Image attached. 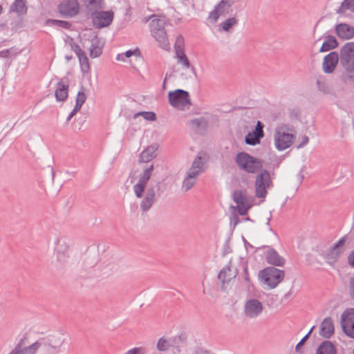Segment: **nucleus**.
Instances as JSON below:
<instances>
[{"instance_id": "nucleus-1", "label": "nucleus", "mask_w": 354, "mask_h": 354, "mask_svg": "<svg viewBox=\"0 0 354 354\" xmlns=\"http://www.w3.org/2000/svg\"><path fill=\"white\" fill-rule=\"evenodd\" d=\"M37 351L41 354H59L68 349L69 344L64 335L56 333L39 337L36 341Z\"/></svg>"}, {"instance_id": "nucleus-2", "label": "nucleus", "mask_w": 354, "mask_h": 354, "mask_svg": "<svg viewBox=\"0 0 354 354\" xmlns=\"http://www.w3.org/2000/svg\"><path fill=\"white\" fill-rule=\"evenodd\" d=\"M150 18L152 19L150 24L151 35L159 43L161 48L169 49V42L165 29L167 25L166 17L153 15Z\"/></svg>"}, {"instance_id": "nucleus-3", "label": "nucleus", "mask_w": 354, "mask_h": 354, "mask_svg": "<svg viewBox=\"0 0 354 354\" xmlns=\"http://www.w3.org/2000/svg\"><path fill=\"white\" fill-rule=\"evenodd\" d=\"M235 162L241 170L248 174H257L263 168V161L246 152H239L236 155Z\"/></svg>"}, {"instance_id": "nucleus-4", "label": "nucleus", "mask_w": 354, "mask_h": 354, "mask_svg": "<svg viewBox=\"0 0 354 354\" xmlns=\"http://www.w3.org/2000/svg\"><path fill=\"white\" fill-rule=\"evenodd\" d=\"M293 127L288 124L278 126L274 131V141L277 150L283 151L289 148L295 138V136L288 133L292 131Z\"/></svg>"}, {"instance_id": "nucleus-5", "label": "nucleus", "mask_w": 354, "mask_h": 354, "mask_svg": "<svg viewBox=\"0 0 354 354\" xmlns=\"http://www.w3.org/2000/svg\"><path fill=\"white\" fill-rule=\"evenodd\" d=\"M258 277L268 289H273L283 280L285 272L274 267H267L259 272Z\"/></svg>"}, {"instance_id": "nucleus-6", "label": "nucleus", "mask_w": 354, "mask_h": 354, "mask_svg": "<svg viewBox=\"0 0 354 354\" xmlns=\"http://www.w3.org/2000/svg\"><path fill=\"white\" fill-rule=\"evenodd\" d=\"M254 182L255 195L257 198H264L267 194V189L272 187L270 174L267 169L260 170Z\"/></svg>"}, {"instance_id": "nucleus-7", "label": "nucleus", "mask_w": 354, "mask_h": 354, "mask_svg": "<svg viewBox=\"0 0 354 354\" xmlns=\"http://www.w3.org/2000/svg\"><path fill=\"white\" fill-rule=\"evenodd\" d=\"M160 182L151 180L146 185L145 196L140 202V209L142 212H148L156 201V188L160 189Z\"/></svg>"}, {"instance_id": "nucleus-8", "label": "nucleus", "mask_w": 354, "mask_h": 354, "mask_svg": "<svg viewBox=\"0 0 354 354\" xmlns=\"http://www.w3.org/2000/svg\"><path fill=\"white\" fill-rule=\"evenodd\" d=\"M168 98L169 104L179 109H183L185 106L191 104L189 93L183 89L169 92Z\"/></svg>"}, {"instance_id": "nucleus-9", "label": "nucleus", "mask_w": 354, "mask_h": 354, "mask_svg": "<svg viewBox=\"0 0 354 354\" xmlns=\"http://www.w3.org/2000/svg\"><path fill=\"white\" fill-rule=\"evenodd\" d=\"M114 17L112 10L102 11L95 10L91 12L93 25L97 28L107 27L111 24Z\"/></svg>"}, {"instance_id": "nucleus-10", "label": "nucleus", "mask_w": 354, "mask_h": 354, "mask_svg": "<svg viewBox=\"0 0 354 354\" xmlns=\"http://www.w3.org/2000/svg\"><path fill=\"white\" fill-rule=\"evenodd\" d=\"M339 56L344 69L352 71L354 68V42L346 43L342 47Z\"/></svg>"}, {"instance_id": "nucleus-11", "label": "nucleus", "mask_w": 354, "mask_h": 354, "mask_svg": "<svg viewBox=\"0 0 354 354\" xmlns=\"http://www.w3.org/2000/svg\"><path fill=\"white\" fill-rule=\"evenodd\" d=\"M233 201L237 204L238 212L241 216L247 214L248 211L252 207V199L248 196L246 192L235 190L233 192Z\"/></svg>"}, {"instance_id": "nucleus-12", "label": "nucleus", "mask_w": 354, "mask_h": 354, "mask_svg": "<svg viewBox=\"0 0 354 354\" xmlns=\"http://www.w3.org/2000/svg\"><path fill=\"white\" fill-rule=\"evenodd\" d=\"M153 171V165H151L149 167L145 168L140 175L138 183L135 184L133 187V192L137 198H142L146 185L149 184L148 182L152 176Z\"/></svg>"}, {"instance_id": "nucleus-13", "label": "nucleus", "mask_w": 354, "mask_h": 354, "mask_svg": "<svg viewBox=\"0 0 354 354\" xmlns=\"http://www.w3.org/2000/svg\"><path fill=\"white\" fill-rule=\"evenodd\" d=\"M340 322L344 333L354 339V308L345 310L341 315Z\"/></svg>"}, {"instance_id": "nucleus-14", "label": "nucleus", "mask_w": 354, "mask_h": 354, "mask_svg": "<svg viewBox=\"0 0 354 354\" xmlns=\"http://www.w3.org/2000/svg\"><path fill=\"white\" fill-rule=\"evenodd\" d=\"M28 338L23 336L16 344L15 348L9 353V354H36L37 346L36 342L28 344Z\"/></svg>"}, {"instance_id": "nucleus-15", "label": "nucleus", "mask_w": 354, "mask_h": 354, "mask_svg": "<svg viewBox=\"0 0 354 354\" xmlns=\"http://www.w3.org/2000/svg\"><path fill=\"white\" fill-rule=\"evenodd\" d=\"M263 306L262 303L257 299H250L244 304V315L249 319L258 317L263 312Z\"/></svg>"}, {"instance_id": "nucleus-16", "label": "nucleus", "mask_w": 354, "mask_h": 354, "mask_svg": "<svg viewBox=\"0 0 354 354\" xmlns=\"http://www.w3.org/2000/svg\"><path fill=\"white\" fill-rule=\"evenodd\" d=\"M234 4L232 0H221L209 14L208 19L216 23L220 15L229 14Z\"/></svg>"}, {"instance_id": "nucleus-17", "label": "nucleus", "mask_w": 354, "mask_h": 354, "mask_svg": "<svg viewBox=\"0 0 354 354\" xmlns=\"http://www.w3.org/2000/svg\"><path fill=\"white\" fill-rule=\"evenodd\" d=\"M263 127V123L257 121L254 130L245 136V143L252 146L259 145L261 142V139L264 137Z\"/></svg>"}, {"instance_id": "nucleus-18", "label": "nucleus", "mask_w": 354, "mask_h": 354, "mask_svg": "<svg viewBox=\"0 0 354 354\" xmlns=\"http://www.w3.org/2000/svg\"><path fill=\"white\" fill-rule=\"evenodd\" d=\"M61 15L73 17L78 13L79 3L77 0H64L58 7Z\"/></svg>"}, {"instance_id": "nucleus-19", "label": "nucleus", "mask_w": 354, "mask_h": 354, "mask_svg": "<svg viewBox=\"0 0 354 354\" xmlns=\"http://www.w3.org/2000/svg\"><path fill=\"white\" fill-rule=\"evenodd\" d=\"M339 56L337 52L333 51L324 57L322 69L325 73H332L335 69Z\"/></svg>"}, {"instance_id": "nucleus-20", "label": "nucleus", "mask_w": 354, "mask_h": 354, "mask_svg": "<svg viewBox=\"0 0 354 354\" xmlns=\"http://www.w3.org/2000/svg\"><path fill=\"white\" fill-rule=\"evenodd\" d=\"M68 245L62 239H57L55 247V252L56 254V259L57 262L61 264H64L68 258Z\"/></svg>"}, {"instance_id": "nucleus-21", "label": "nucleus", "mask_w": 354, "mask_h": 354, "mask_svg": "<svg viewBox=\"0 0 354 354\" xmlns=\"http://www.w3.org/2000/svg\"><path fill=\"white\" fill-rule=\"evenodd\" d=\"M238 274L236 268L232 269L231 261L225 266L218 273V278L223 283V289H224V284L230 281L231 279H234Z\"/></svg>"}, {"instance_id": "nucleus-22", "label": "nucleus", "mask_w": 354, "mask_h": 354, "mask_svg": "<svg viewBox=\"0 0 354 354\" xmlns=\"http://www.w3.org/2000/svg\"><path fill=\"white\" fill-rule=\"evenodd\" d=\"M189 124L191 126V128L198 134L199 135H205L208 125L209 122L206 118L204 117H200L198 118H195L189 122Z\"/></svg>"}, {"instance_id": "nucleus-23", "label": "nucleus", "mask_w": 354, "mask_h": 354, "mask_svg": "<svg viewBox=\"0 0 354 354\" xmlns=\"http://www.w3.org/2000/svg\"><path fill=\"white\" fill-rule=\"evenodd\" d=\"M335 327L331 317H326L324 319L320 325L319 335L326 338H330L334 333Z\"/></svg>"}, {"instance_id": "nucleus-24", "label": "nucleus", "mask_w": 354, "mask_h": 354, "mask_svg": "<svg viewBox=\"0 0 354 354\" xmlns=\"http://www.w3.org/2000/svg\"><path fill=\"white\" fill-rule=\"evenodd\" d=\"M266 259L269 264L274 266H282L285 263V259L274 249L270 247H268Z\"/></svg>"}, {"instance_id": "nucleus-25", "label": "nucleus", "mask_w": 354, "mask_h": 354, "mask_svg": "<svg viewBox=\"0 0 354 354\" xmlns=\"http://www.w3.org/2000/svg\"><path fill=\"white\" fill-rule=\"evenodd\" d=\"M336 34L344 39H350L354 37V27L347 24H339L335 27Z\"/></svg>"}, {"instance_id": "nucleus-26", "label": "nucleus", "mask_w": 354, "mask_h": 354, "mask_svg": "<svg viewBox=\"0 0 354 354\" xmlns=\"http://www.w3.org/2000/svg\"><path fill=\"white\" fill-rule=\"evenodd\" d=\"M26 0H15L9 8V13H15L18 17H23L27 14Z\"/></svg>"}, {"instance_id": "nucleus-27", "label": "nucleus", "mask_w": 354, "mask_h": 354, "mask_svg": "<svg viewBox=\"0 0 354 354\" xmlns=\"http://www.w3.org/2000/svg\"><path fill=\"white\" fill-rule=\"evenodd\" d=\"M186 343L187 336L185 333H180L178 335L169 337L171 348L178 353L181 351V348L185 346Z\"/></svg>"}, {"instance_id": "nucleus-28", "label": "nucleus", "mask_w": 354, "mask_h": 354, "mask_svg": "<svg viewBox=\"0 0 354 354\" xmlns=\"http://www.w3.org/2000/svg\"><path fill=\"white\" fill-rule=\"evenodd\" d=\"M68 85L63 81L57 82L55 91V96L58 102H64L68 97Z\"/></svg>"}, {"instance_id": "nucleus-29", "label": "nucleus", "mask_w": 354, "mask_h": 354, "mask_svg": "<svg viewBox=\"0 0 354 354\" xmlns=\"http://www.w3.org/2000/svg\"><path fill=\"white\" fill-rule=\"evenodd\" d=\"M316 354H337V351L330 341L325 340L319 345Z\"/></svg>"}, {"instance_id": "nucleus-30", "label": "nucleus", "mask_w": 354, "mask_h": 354, "mask_svg": "<svg viewBox=\"0 0 354 354\" xmlns=\"http://www.w3.org/2000/svg\"><path fill=\"white\" fill-rule=\"evenodd\" d=\"M156 147L153 145L149 146L147 149L140 153L139 161L140 162H148L152 160L156 157Z\"/></svg>"}, {"instance_id": "nucleus-31", "label": "nucleus", "mask_w": 354, "mask_h": 354, "mask_svg": "<svg viewBox=\"0 0 354 354\" xmlns=\"http://www.w3.org/2000/svg\"><path fill=\"white\" fill-rule=\"evenodd\" d=\"M198 176L197 171H188L183 181L182 188L185 192L191 189L196 184Z\"/></svg>"}, {"instance_id": "nucleus-32", "label": "nucleus", "mask_w": 354, "mask_h": 354, "mask_svg": "<svg viewBox=\"0 0 354 354\" xmlns=\"http://www.w3.org/2000/svg\"><path fill=\"white\" fill-rule=\"evenodd\" d=\"M338 46V41L336 38L332 35H327L325 37V41L319 48L320 53L326 52L335 49Z\"/></svg>"}, {"instance_id": "nucleus-33", "label": "nucleus", "mask_w": 354, "mask_h": 354, "mask_svg": "<svg viewBox=\"0 0 354 354\" xmlns=\"http://www.w3.org/2000/svg\"><path fill=\"white\" fill-rule=\"evenodd\" d=\"M86 10L91 12L95 10L104 8V2L103 0H82Z\"/></svg>"}, {"instance_id": "nucleus-34", "label": "nucleus", "mask_w": 354, "mask_h": 354, "mask_svg": "<svg viewBox=\"0 0 354 354\" xmlns=\"http://www.w3.org/2000/svg\"><path fill=\"white\" fill-rule=\"evenodd\" d=\"M343 253L342 249H337L334 247L330 248L326 254L327 262L330 264H334Z\"/></svg>"}, {"instance_id": "nucleus-35", "label": "nucleus", "mask_w": 354, "mask_h": 354, "mask_svg": "<svg viewBox=\"0 0 354 354\" xmlns=\"http://www.w3.org/2000/svg\"><path fill=\"white\" fill-rule=\"evenodd\" d=\"M96 258L90 254H85L82 258L80 268L84 270H87L93 267L96 264Z\"/></svg>"}, {"instance_id": "nucleus-36", "label": "nucleus", "mask_w": 354, "mask_h": 354, "mask_svg": "<svg viewBox=\"0 0 354 354\" xmlns=\"http://www.w3.org/2000/svg\"><path fill=\"white\" fill-rule=\"evenodd\" d=\"M89 51L90 57L92 58L97 57L102 54V49L101 47L99 46V41L97 37L92 39Z\"/></svg>"}, {"instance_id": "nucleus-37", "label": "nucleus", "mask_w": 354, "mask_h": 354, "mask_svg": "<svg viewBox=\"0 0 354 354\" xmlns=\"http://www.w3.org/2000/svg\"><path fill=\"white\" fill-rule=\"evenodd\" d=\"M204 162L202 160V158L198 156L192 162V167L188 171H197L198 175L203 171Z\"/></svg>"}, {"instance_id": "nucleus-38", "label": "nucleus", "mask_w": 354, "mask_h": 354, "mask_svg": "<svg viewBox=\"0 0 354 354\" xmlns=\"http://www.w3.org/2000/svg\"><path fill=\"white\" fill-rule=\"evenodd\" d=\"M318 90L324 94H329L330 93V88L326 82L324 77H320L316 82Z\"/></svg>"}, {"instance_id": "nucleus-39", "label": "nucleus", "mask_w": 354, "mask_h": 354, "mask_svg": "<svg viewBox=\"0 0 354 354\" xmlns=\"http://www.w3.org/2000/svg\"><path fill=\"white\" fill-rule=\"evenodd\" d=\"M347 10H350L351 12H354V0H344L337 10V12L342 14Z\"/></svg>"}, {"instance_id": "nucleus-40", "label": "nucleus", "mask_w": 354, "mask_h": 354, "mask_svg": "<svg viewBox=\"0 0 354 354\" xmlns=\"http://www.w3.org/2000/svg\"><path fill=\"white\" fill-rule=\"evenodd\" d=\"M156 347L159 351L165 352L168 351L169 348H171V344H169V338H160L157 342Z\"/></svg>"}, {"instance_id": "nucleus-41", "label": "nucleus", "mask_w": 354, "mask_h": 354, "mask_svg": "<svg viewBox=\"0 0 354 354\" xmlns=\"http://www.w3.org/2000/svg\"><path fill=\"white\" fill-rule=\"evenodd\" d=\"M177 62H178V64L183 65L187 68H191L192 72L194 74V75L195 76V77H197L196 69L194 66H191L190 62H189L187 57L186 56V55H183V57H180L179 59H177Z\"/></svg>"}, {"instance_id": "nucleus-42", "label": "nucleus", "mask_w": 354, "mask_h": 354, "mask_svg": "<svg viewBox=\"0 0 354 354\" xmlns=\"http://www.w3.org/2000/svg\"><path fill=\"white\" fill-rule=\"evenodd\" d=\"M48 24L64 29H70L71 26V24L68 21L57 19H49Z\"/></svg>"}, {"instance_id": "nucleus-43", "label": "nucleus", "mask_w": 354, "mask_h": 354, "mask_svg": "<svg viewBox=\"0 0 354 354\" xmlns=\"http://www.w3.org/2000/svg\"><path fill=\"white\" fill-rule=\"evenodd\" d=\"M78 59L80 63L82 71L84 73H87L89 71V64L86 55L85 54H82Z\"/></svg>"}, {"instance_id": "nucleus-44", "label": "nucleus", "mask_w": 354, "mask_h": 354, "mask_svg": "<svg viewBox=\"0 0 354 354\" xmlns=\"http://www.w3.org/2000/svg\"><path fill=\"white\" fill-rule=\"evenodd\" d=\"M238 20L235 17H231L223 21L222 25V28L225 31H228L232 26L237 24Z\"/></svg>"}, {"instance_id": "nucleus-45", "label": "nucleus", "mask_w": 354, "mask_h": 354, "mask_svg": "<svg viewBox=\"0 0 354 354\" xmlns=\"http://www.w3.org/2000/svg\"><path fill=\"white\" fill-rule=\"evenodd\" d=\"M138 115H142L146 120L155 121L156 120V115L153 111H140L135 115V118Z\"/></svg>"}, {"instance_id": "nucleus-46", "label": "nucleus", "mask_w": 354, "mask_h": 354, "mask_svg": "<svg viewBox=\"0 0 354 354\" xmlns=\"http://www.w3.org/2000/svg\"><path fill=\"white\" fill-rule=\"evenodd\" d=\"M69 44L71 46V50L75 53L78 58L81 57L82 54H85L84 52L81 49L80 46L74 41L73 39H70Z\"/></svg>"}, {"instance_id": "nucleus-47", "label": "nucleus", "mask_w": 354, "mask_h": 354, "mask_svg": "<svg viewBox=\"0 0 354 354\" xmlns=\"http://www.w3.org/2000/svg\"><path fill=\"white\" fill-rule=\"evenodd\" d=\"M147 351L144 347H134L127 351L124 354H147Z\"/></svg>"}, {"instance_id": "nucleus-48", "label": "nucleus", "mask_w": 354, "mask_h": 354, "mask_svg": "<svg viewBox=\"0 0 354 354\" xmlns=\"http://www.w3.org/2000/svg\"><path fill=\"white\" fill-rule=\"evenodd\" d=\"M86 100V95L84 92V88L82 87L81 91H80L77 94L75 102L83 104L85 102Z\"/></svg>"}, {"instance_id": "nucleus-49", "label": "nucleus", "mask_w": 354, "mask_h": 354, "mask_svg": "<svg viewBox=\"0 0 354 354\" xmlns=\"http://www.w3.org/2000/svg\"><path fill=\"white\" fill-rule=\"evenodd\" d=\"M348 293L350 297L354 300V276L350 278L348 282Z\"/></svg>"}, {"instance_id": "nucleus-50", "label": "nucleus", "mask_w": 354, "mask_h": 354, "mask_svg": "<svg viewBox=\"0 0 354 354\" xmlns=\"http://www.w3.org/2000/svg\"><path fill=\"white\" fill-rule=\"evenodd\" d=\"M184 47V38L182 35H178L176 37L174 48H183Z\"/></svg>"}, {"instance_id": "nucleus-51", "label": "nucleus", "mask_w": 354, "mask_h": 354, "mask_svg": "<svg viewBox=\"0 0 354 354\" xmlns=\"http://www.w3.org/2000/svg\"><path fill=\"white\" fill-rule=\"evenodd\" d=\"M310 337V333H307L296 345L295 351L296 352H299V348L304 344V343L307 341V339Z\"/></svg>"}, {"instance_id": "nucleus-52", "label": "nucleus", "mask_w": 354, "mask_h": 354, "mask_svg": "<svg viewBox=\"0 0 354 354\" xmlns=\"http://www.w3.org/2000/svg\"><path fill=\"white\" fill-rule=\"evenodd\" d=\"M243 272H244V280L247 283L246 286L248 288H249L251 283H250V279L249 277L248 266L246 265L244 266V267H243Z\"/></svg>"}, {"instance_id": "nucleus-53", "label": "nucleus", "mask_w": 354, "mask_h": 354, "mask_svg": "<svg viewBox=\"0 0 354 354\" xmlns=\"http://www.w3.org/2000/svg\"><path fill=\"white\" fill-rule=\"evenodd\" d=\"M346 78L351 82H354V68L352 71L345 70Z\"/></svg>"}, {"instance_id": "nucleus-54", "label": "nucleus", "mask_w": 354, "mask_h": 354, "mask_svg": "<svg viewBox=\"0 0 354 354\" xmlns=\"http://www.w3.org/2000/svg\"><path fill=\"white\" fill-rule=\"evenodd\" d=\"M346 237H342L333 247L337 249H342V247L344 245Z\"/></svg>"}, {"instance_id": "nucleus-55", "label": "nucleus", "mask_w": 354, "mask_h": 354, "mask_svg": "<svg viewBox=\"0 0 354 354\" xmlns=\"http://www.w3.org/2000/svg\"><path fill=\"white\" fill-rule=\"evenodd\" d=\"M308 142H309L308 136H304L302 138V140H301V143L297 147V148L299 149V148L304 147L305 145H306L308 143Z\"/></svg>"}, {"instance_id": "nucleus-56", "label": "nucleus", "mask_w": 354, "mask_h": 354, "mask_svg": "<svg viewBox=\"0 0 354 354\" xmlns=\"http://www.w3.org/2000/svg\"><path fill=\"white\" fill-rule=\"evenodd\" d=\"M348 262L351 267L354 268V250L348 256Z\"/></svg>"}, {"instance_id": "nucleus-57", "label": "nucleus", "mask_w": 354, "mask_h": 354, "mask_svg": "<svg viewBox=\"0 0 354 354\" xmlns=\"http://www.w3.org/2000/svg\"><path fill=\"white\" fill-rule=\"evenodd\" d=\"M139 53V50L138 49H136L134 50H129L127 51H126L124 54V56L127 57H131L133 55H136L137 53Z\"/></svg>"}, {"instance_id": "nucleus-58", "label": "nucleus", "mask_w": 354, "mask_h": 354, "mask_svg": "<svg viewBox=\"0 0 354 354\" xmlns=\"http://www.w3.org/2000/svg\"><path fill=\"white\" fill-rule=\"evenodd\" d=\"M175 52L176 55L177 59H179L180 57H183L185 55L184 48H175Z\"/></svg>"}, {"instance_id": "nucleus-59", "label": "nucleus", "mask_w": 354, "mask_h": 354, "mask_svg": "<svg viewBox=\"0 0 354 354\" xmlns=\"http://www.w3.org/2000/svg\"><path fill=\"white\" fill-rule=\"evenodd\" d=\"M240 222L239 217L236 215H234L231 218V224H233L234 227Z\"/></svg>"}, {"instance_id": "nucleus-60", "label": "nucleus", "mask_w": 354, "mask_h": 354, "mask_svg": "<svg viewBox=\"0 0 354 354\" xmlns=\"http://www.w3.org/2000/svg\"><path fill=\"white\" fill-rule=\"evenodd\" d=\"M10 53V50L8 49H5L0 51V57H8Z\"/></svg>"}, {"instance_id": "nucleus-61", "label": "nucleus", "mask_w": 354, "mask_h": 354, "mask_svg": "<svg viewBox=\"0 0 354 354\" xmlns=\"http://www.w3.org/2000/svg\"><path fill=\"white\" fill-rule=\"evenodd\" d=\"M116 59L119 61H122V62H124L125 61V59H126V57L124 56V53H121V54H118L117 55V57Z\"/></svg>"}, {"instance_id": "nucleus-62", "label": "nucleus", "mask_w": 354, "mask_h": 354, "mask_svg": "<svg viewBox=\"0 0 354 354\" xmlns=\"http://www.w3.org/2000/svg\"><path fill=\"white\" fill-rule=\"evenodd\" d=\"M82 105L83 104L75 102V105L74 109H77V111H80L81 109Z\"/></svg>"}, {"instance_id": "nucleus-63", "label": "nucleus", "mask_w": 354, "mask_h": 354, "mask_svg": "<svg viewBox=\"0 0 354 354\" xmlns=\"http://www.w3.org/2000/svg\"><path fill=\"white\" fill-rule=\"evenodd\" d=\"M291 294H292V293H291V291L288 292L284 295V299H288V298H289V297H290Z\"/></svg>"}, {"instance_id": "nucleus-64", "label": "nucleus", "mask_w": 354, "mask_h": 354, "mask_svg": "<svg viewBox=\"0 0 354 354\" xmlns=\"http://www.w3.org/2000/svg\"><path fill=\"white\" fill-rule=\"evenodd\" d=\"M72 118L73 117H71V114H69L68 116L67 117L66 121L69 122Z\"/></svg>"}]
</instances>
